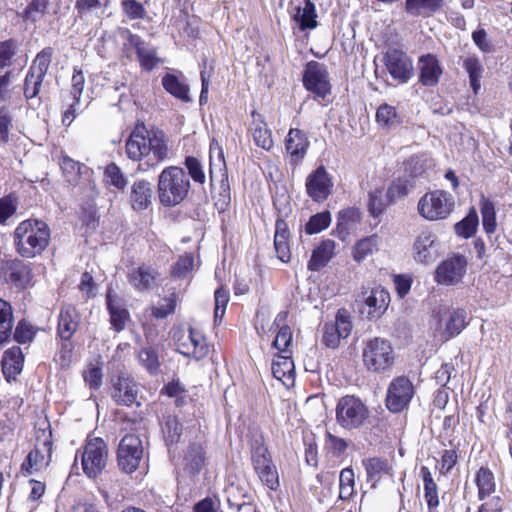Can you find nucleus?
Instances as JSON below:
<instances>
[{
    "label": "nucleus",
    "instance_id": "1",
    "mask_svg": "<svg viewBox=\"0 0 512 512\" xmlns=\"http://www.w3.org/2000/svg\"><path fill=\"white\" fill-rule=\"evenodd\" d=\"M127 157L138 161V170L147 172L169 159V147L165 133L158 128L148 129L137 123L125 144Z\"/></svg>",
    "mask_w": 512,
    "mask_h": 512
},
{
    "label": "nucleus",
    "instance_id": "2",
    "mask_svg": "<svg viewBox=\"0 0 512 512\" xmlns=\"http://www.w3.org/2000/svg\"><path fill=\"white\" fill-rule=\"evenodd\" d=\"M16 252L23 258L40 255L50 241L49 226L42 220L27 219L18 224L13 233Z\"/></svg>",
    "mask_w": 512,
    "mask_h": 512
},
{
    "label": "nucleus",
    "instance_id": "3",
    "mask_svg": "<svg viewBox=\"0 0 512 512\" xmlns=\"http://www.w3.org/2000/svg\"><path fill=\"white\" fill-rule=\"evenodd\" d=\"M190 180L185 170L178 166H168L158 175L157 192L160 203L174 207L183 202L190 190Z\"/></svg>",
    "mask_w": 512,
    "mask_h": 512
},
{
    "label": "nucleus",
    "instance_id": "4",
    "mask_svg": "<svg viewBox=\"0 0 512 512\" xmlns=\"http://www.w3.org/2000/svg\"><path fill=\"white\" fill-rule=\"evenodd\" d=\"M395 359L396 353L388 339L373 337L363 342L362 361L367 371L378 374L389 372Z\"/></svg>",
    "mask_w": 512,
    "mask_h": 512
},
{
    "label": "nucleus",
    "instance_id": "5",
    "mask_svg": "<svg viewBox=\"0 0 512 512\" xmlns=\"http://www.w3.org/2000/svg\"><path fill=\"white\" fill-rule=\"evenodd\" d=\"M209 180L211 189L214 187V182L219 181V192L215 201L216 208L219 211L227 210L231 203L228 173L223 150L215 140L210 143Z\"/></svg>",
    "mask_w": 512,
    "mask_h": 512
},
{
    "label": "nucleus",
    "instance_id": "6",
    "mask_svg": "<svg viewBox=\"0 0 512 512\" xmlns=\"http://www.w3.org/2000/svg\"><path fill=\"white\" fill-rule=\"evenodd\" d=\"M369 414L366 404L355 395L342 396L335 408L336 423L348 431L363 427L369 419Z\"/></svg>",
    "mask_w": 512,
    "mask_h": 512
},
{
    "label": "nucleus",
    "instance_id": "7",
    "mask_svg": "<svg viewBox=\"0 0 512 512\" xmlns=\"http://www.w3.org/2000/svg\"><path fill=\"white\" fill-rule=\"evenodd\" d=\"M455 207L451 193L434 190L425 193L418 201L417 210L421 217L428 221L444 220L450 216Z\"/></svg>",
    "mask_w": 512,
    "mask_h": 512
},
{
    "label": "nucleus",
    "instance_id": "8",
    "mask_svg": "<svg viewBox=\"0 0 512 512\" xmlns=\"http://www.w3.org/2000/svg\"><path fill=\"white\" fill-rule=\"evenodd\" d=\"M53 56V49L45 47L42 49L32 61L23 84V95L27 100L38 96L44 78L49 69Z\"/></svg>",
    "mask_w": 512,
    "mask_h": 512
},
{
    "label": "nucleus",
    "instance_id": "9",
    "mask_svg": "<svg viewBox=\"0 0 512 512\" xmlns=\"http://www.w3.org/2000/svg\"><path fill=\"white\" fill-rule=\"evenodd\" d=\"M304 88L313 94L314 100H325L332 90L327 67L317 61H309L302 75Z\"/></svg>",
    "mask_w": 512,
    "mask_h": 512
},
{
    "label": "nucleus",
    "instance_id": "10",
    "mask_svg": "<svg viewBox=\"0 0 512 512\" xmlns=\"http://www.w3.org/2000/svg\"><path fill=\"white\" fill-rule=\"evenodd\" d=\"M141 384L131 375L120 373L111 378L110 396L119 406H141Z\"/></svg>",
    "mask_w": 512,
    "mask_h": 512
},
{
    "label": "nucleus",
    "instance_id": "11",
    "mask_svg": "<svg viewBox=\"0 0 512 512\" xmlns=\"http://www.w3.org/2000/svg\"><path fill=\"white\" fill-rule=\"evenodd\" d=\"M52 445L51 430L38 432L34 449L28 453L21 465V471L24 475H31L33 472L40 471L48 466L52 455Z\"/></svg>",
    "mask_w": 512,
    "mask_h": 512
},
{
    "label": "nucleus",
    "instance_id": "12",
    "mask_svg": "<svg viewBox=\"0 0 512 512\" xmlns=\"http://www.w3.org/2000/svg\"><path fill=\"white\" fill-rule=\"evenodd\" d=\"M108 448L102 438L89 439L82 453V468L89 478L98 477L107 465Z\"/></svg>",
    "mask_w": 512,
    "mask_h": 512
},
{
    "label": "nucleus",
    "instance_id": "13",
    "mask_svg": "<svg viewBox=\"0 0 512 512\" xmlns=\"http://www.w3.org/2000/svg\"><path fill=\"white\" fill-rule=\"evenodd\" d=\"M142 440L136 434H126L117 449V462L121 471L131 474L139 467L143 459Z\"/></svg>",
    "mask_w": 512,
    "mask_h": 512
},
{
    "label": "nucleus",
    "instance_id": "14",
    "mask_svg": "<svg viewBox=\"0 0 512 512\" xmlns=\"http://www.w3.org/2000/svg\"><path fill=\"white\" fill-rule=\"evenodd\" d=\"M413 396V383L406 376H398L388 386L386 407L392 413H400L408 408Z\"/></svg>",
    "mask_w": 512,
    "mask_h": 512
},
{
    "label": "nucleus",
    "instance_id": "15",
    "mask_svg": "<svg viewBox=\"0 0 512 512\" xmlns=\"http://www.w3.org/2000/svg\"><path fill=\"white\" fill-rule=\"evenodd\" d=\"M382 60L391 77L399 84L408 83L414 76L413 61L401 49L388 48Z\"/></svg>",
    "mask_w": 512,
    "mask_h": 512
},
{
    "label": "nucleus",
    "instance_id": "16",
    "mask_svg": "<svg viewBox=\"0 0 512 512\" xmlns=\"http://www.w3.org/2000/svg\"><path fill=\"white\" fill-rule=\"evenodd\" d=\"M352 330L349 313L342 308L337 311L334 322H326L323 326L322 343L331 349L339 346L340 340L347 338Z\"/></svg>",
    "mask_w": 512,
    "mask_h": 512
},
{
    "label": "nucleus",
    "instance_id": "17",
    "mask_svg": "<svg viewBox=\"0 0 512 512\" xmlns=\"http://www.w3.org/2000/svg\"><path fill=\"white\" fill-rule=\"evenodd\" d=\"M307 195L317 203L328 199L332 193L333 181L330 174L323 165L318 166L306 178L305 182Z\"/></svg>",
    "mask_w": 512,
    "mask_h": 512
},
{
    "label": "nucleus",
    "instance_id": "18",
    "mask_svg": "<svg viewBox=\"0 0 512 512\" xmlns=\"http://www.w3.org/2000/svg\"><path fill=\"white\" fill-rule=\"evenodd\" d=\"M1 272L5 282L16 290L26 289L33 278L30 265L20 259L5 261L2 264Z\"/></svg>",
    "mask_w": 512,
    "mask_h": 512
},
{
    "label": "nucleus",
    "instance_id": "19",
    "mask_svg": "<svg viewBox=\"0 0 512 512\" xmlns=\"http://www.w3.org/2000/svg\"><path fill=\"white\" fill-rule=\"evenodd\" d=\"M438 323L445 327L446 339L459 335L469 324L468 314L463 308H440L436 314Z\"/></svg>",
    "mask_w": 512,
    "mask_h": 512
},
{
    "label": "nucleus",
    "instance_id": "20",
    "mask_svg": "<svg viewBox=\"0 0 512 512\" xmlns=\"http://www.w3.org/2000/svg\"><path fill=\"white\" fill-rule=\"evenodd\" d=\"M467 260L461 254L446 259L436 269L435 278L438 283L453 285L461 280L466 272Z\"/></svg>",
    "mask_w": 512,
    "mask_h": 512
},
{
    "label": "nucleus",
    "instance_id": "21",
    "mask_svg": "<svg viewBox=\"0 0 512 512\" xmlns=\"http://www.w3.org/2000/svg\"><path fill=\"white\" fill-rule=\"evenodd\" d=\"M206 464V450L201 442L191 441L183 450L182 465L183 470L189 476L200 474Z\"/></svg>",
    "mask_w": 512,
    "mask_h": 512
},
{
    "label": "nucleus",
    "instance_id": "22",
    "mask_svg": "<svg viewBox=\"0 0 512 512\" xmlns=\"http://www.w3.org/2000/svg\"><path fill=\"white\" fill-rule=\"evenodd\" d=\"M419 82L423 86L434 87L439 83L443 73V68L432 53H427L419 57Z\"/></svg>",
    "mask_w": 512,
    "mask_h": 512
},
{
    "label": "nucleus",
    "instance_id": "23",
    "mask_svg": "<svg viewBox=\"0 0 512 512\" xmlns=\"http://www.w3.org/2000/svg\"><path fill=\"white\" fill-rule=\"evenodd\" d=\"M309 147L306 133L297 128H291L285 140V149L290 156L292 165H298L305 157Z\"/></svg>",
    "mask_w": 512,
    "mask_h": 512
},
{
    "label": "nucleus",
    "instance_id": "24",
    "mask_svg": "<svg viewBox=\"0 0 512 512\" xmlns=\"http://www.w3.org/2000/svg\"><path fill=\"white\" fill-rule=\"evenodd\" d=\"M224 493L226 495L228 507L233 510L240 506V504H245L249 500H253V498H255V493L251 489L250 485L239 479L232 480L229 478L228 483L225 486Z\"/></svg>",
    "mask_w": 512,
    "mask_h": 512
},
{
    "label": "nucleus",
    "instance_id": "25",
    "mask_svg": "<svg viewBox=\"0 0 512 512\" xmlns=\"http://www.w3.org/2000/svg\"><path fill=\"white\" fill-rule=\"evenodd\" d=\"M437 237L431 232H422L414 242L415 260L421 263L433 262L438 257Z\"/></svg>",
    "mask_w": 512,
    "mask_h": 512
},
{
    "label": "nucleus",
    "instance_id": "26",
    "mask_svg": "<svg viewBox=\"0 0 512 512\" xmlns=\"http://www.w3.org/2000/svg\"><path fill=\"white\" fill-rule=\"evenodd\" d=\"M80 315L73 305L62 306L59 317L57 334L63 341H69L78 329Z\"/></svg>",
    "mask_w": 512,
    "mask_h": 512
},
{
    "label": "nucleus",
    "instance_id": "27",
    "mask_svg": "<svg viewBox=\"0 0 512 512\" xmlns=\"http://www.w3.org/2000/svg\"><path fill=\"white\" fill-rule=\"evenodd\" d=\"M389 303L390 294L386 289L382 287L372 289L364 299V305L368 308L367 318L370 320L379 319L387 310Z\"/></svg>",
    "mask_w": 512,
    "mask_h": 512
},
{
    "label": "nucleus",
    "instance_id": "28",
    "mask_svg": "<svg viewBox=\"0 0 512 512\" xmlns=\"http://www.w3.org/2000/svg\"><path fill=\"white\" fill-rule=\"evenodd\" d=\"M153 199L152 185L147 180H137L131 186L129 201L134 211L146 210Z\"/></svg>",
    "mask_w": 512,
    "mask_h": 512
},
{
    "label": "nucleus",
    "instance_id": "29",
    "mask_svg": "<svg viewBox=\"0 0 512 512\" xmlns=\"http://www.w3.org/2000/svg\"><path fill=\"white\" fill-rule=\"evenodd\" d=\"M24 364V355L19 346H13L7 349L2 357V372L7 381L15 380L22 372Z\"/></svg>",
    "mask_w": 512,
    "mask_h": 512
},
{
    "label": "nucleus",
    "instance_id": "30",
    "mask_svg": "<svg viewBox=\"0 0 512 512\" xmlns=\"http://www.w3.org/2000/svg\"><path fill=\"white\" fill-rule=\"evenodd\" d=\"M445 6V0H405L404 10L412 17L429 18Z\"/></svg>",
    "mask_w": 512,
    "mask_h": 512
},
{
    "label": "nucleus",
    "instance_id": "31",
    "mask_svg": "<svg viewBox=\"0 0 512 512\" xmlns=\"http://www.w3.org/2000/svg\"><path fill=\"white\" fill-rule=\"evenodd\" d=\"M161 83L165 91L176 99L184 103L192 101L189 94V85L186 83L185 77L182 74L166 73L162 77Z\"/></svg>",
    "mask_w": 512,
    "mask_h": 512
},
{
    "label": "nucleus",
    "instance_id": "32",
    "mask_svg": "<svg viewBox=\"0 0 512 512\" xmlns=\"http://www.w3.org/2000/svg\"><path fill=\"white\" fill-rule=\"evenodd\" d=\"M117 296L113 295L112 289L108 288L106 293V307L110 316V324L116 332L125 329L126 321L130 318L126 308L117 301Z\"/></svg>",
    "mask_w": 512,
    "mask_h": 512
},
{
    "label": "nucleus",
    "instance_id": "33",
    "mask_svg": "<svg viewBox=\"0 0 512 512\" xmlns=\"http://www.w3.org/2000/svg\"><path fill=\"white\" fill-rule=\"evenodd\" d=\"M335 246V242L331 239L322 240L312 251L307 264L308 270L317 272L325 267L333 257Z\"/></svg>",
    "mask_w": 512,
    "mask_h": 512
},
{
    "label": "nucleus",
    "instance_id": "34",
    "mask_svg": "<svg viewBox=\"0 0 512 512\" xmlns=\"http://www.w3.org/2000/svg\"><path fill=\"white\" fill-rule=\"evenodd\" d=\"M271 370L273 376L277 380H280L286 387L294 383V363L289 356L277 355L272 362Z\"/></svg>",
    "mask_w": 512,
    "mask_h": 512
},
{
    "label": "nucleus",
    "instance_id": "35",
    "mask_svg": "<svg viewBox=\"0 0 512 512\" xmlns=\"http://www.w3.org/2000/svg\"><path fill=\"white\" fill-rule=\"evenodd\" d=\"M161 429L164 441L169 449L180 441L183 433V425L176 415H163Z\"/></svg>",
    "mask_w": 512,
    "mask_h": 512
},
{
    "label": "nucleus",
    "instance_id": "36",
    "mask_svg": "<svg viewBox=\"0 0 512 512\" xmlns=\"http://www.w3.org/2000/svg\"><path fill=\"white\" fill-rule=\"evenodd\" d=\"M462 66L468 74L469 84L472 91L477 94L481 88V79L485 71L483 64L479 57L473 54L463 59Z\"/></svg>",
    "mask_w": 512,
    "mask_h": 512
},
{
    "label": "nucleus",
    "instance_id": "37",
    "mask_svg": "<svg viewBox=\"0 0 512 512\" xmlns=\"http://www.w3.org/2000/svg\"><path fill=\"white\" fill-rule=\"evenodd\" d=\"M295 10L296 12L293 15V19L298 24L301 31L312 30L317 27L316 8L311 0H305L304 7L298 6Z\"/></svg>",
    "mask_w": 512,
    "mask_h": 512
},
{
    "label": "nucleus",
    "instance_id": "38",
    "mask_svg": "<svg viewBox=\"0 0 512 512\" xmlns=\"http://www.w3.org/2000/svg\"><path fill=\"white\" fill-rule=\"evenodd\" d=\"M13 328V308L9 302L0 298V345L10 342Z\"/></svg>",
    "mask_w": 512,
    "mask_h": 512
},
{
    "label": "nucleus",
    "instance_id": "39",
    "mask_svg": "<svg viewBox=\"0 0 512 512\" xmlns=\"http://www.w3.org/2000/svg\"><path fill=\"white\" fill-rule=\"evenodd\" d=\"M156 271L149 266H139L131 271L129 274L130 284L139 291L148 290L151 288L156 279Z\"/></svg>",
    "mask_w": 512,
    "mask_h": 512
},
{
    "label": "nucleus",
    "instance_id": "40",
    "mask_svg": "<svg viewBox=\"0 0 512 512\" xmlns=\"http://www.w3.org/2000/svg\"><path fill=\"white\" fill-rule=\"evenodd\" d=\"M479 226V217L475 207H471L467 215L454 224V232L457 236L468 239L475 235Z\"/></svg>",
    "mask_w": 512,
    "mask_h": 512
},
{
    "label": "nucleus",
    "instance_id": "41",
    "mask_svg": "<svg viewBox=\"0 0 512 512\" xmlns=\"http://www.w3.org/2000/svg\"><path fill=\"white\" fill-rule=\"evenodd\" d=\"M479 207L482 215L483 230L490 236L497 228L495 205L492 200L485 197V195H481Z\"/></svg>",
    "mask_w": 512,
    "mask_h": 512
},
{
    "label": "nucleus",
    "instance_id": "42",
    "mask_svg": "<svg viewBox=\"0 0 512 512\" xmlns=\"http://www.w3.org/2000/svg\"><path fill=\"white\" fill-rule=\"evenodd\" d=\"M109 5V1L105 0H76L75 10L78 17L83 19L91 16L100 17Z\"/></svg>",
    "mask_w": 512,
    "mask_h": 512
},
{
    "label": "nucleus",
    "instance_id": "43",
    "mask_svg": "<svg viewBox=\"0 0 512 512\" xmlns=\"http://www.w3.org/2000/svg\"><path fill=\"white\" fill-rule=\"evenodd\" d=\"M475 482L478 487V498L484 500L494 493L496 484L493 472L487 467H481L476 473Z\"/></svg>",
    "mask_w": 512,
    "mask_h": 512
},
{
    "label": "nucleus",
    "instance_id": "44",
    "mask_svg": "<svg viewBox=\"0 0 512 512\" xmlns=\"http://www.w3.org/2000/svg\"><path fill=\"white\" fill-rule=\"evenodd\" d=\"M360 220L361 212L359 209L354 207L343 209L338 213L336 230L339 234H348L350 230L356 228Z\"/></svg>",
    "mask_w": 512,
    "mask_h": 512
},
{
    "label": "nucleus",
    "instance_id": "45",
    "mask_svg": "<svg viewBox=\"0 0 512 512\" xmlns=\"http://www.w3.org/2000/svg\"><path fill=\"white\" fill-rule=\"evenodd\" d=\"M380 238L377 234L359 240L353 250V258L356 262H362L368 256L378 251Z\"/></svg>",
    "mask_w": 512,
    "mask_h": 512
},
{
    "label": "nucleus",
    "instance_id": "46",
    "mask_svg": "<svg viewBox=\"0 0 512 512\" xmlns=\"http://www.w3.org/2000/svg\"><path fill=\"white\" fill-rule=\"evenodd\" d=\"M187 341L191 344L192 350H180V353L185 356H192L196 360L204 358L208 353V346L202 335L196 332L193 328L189 329Z\"/></svg>",
    "mask_w": 512,
    "mask_h": 512
},
{
    "label": "nucleus",
    "instance_id": "47",
    "mask_svg": "<svg viewBox=\"0 0 512 512\" xmlns=\"http://www.w3.org/2000/svg\"><path fill=\"white\" fill-rule=\"evenodd\" d=\"M420 474L423 480L424 499L427 506L439 505L438 486L434 481L429 468L422 466L420 468Z\"/></svg>",
    "mask_w": 512,
    "mask_h": 512
},
{
    "label": "nucleus",
    "instance_id": "48",
    "mask_svg": "<svg viewBox=\"0 0 512 512\" xmlns=\"http://www.w3.org/2000/svg\"><path fill=\"white\" fill-rule=\"evenodd\" d=\"M138 361L150 375L159 373L160 362L155 348L151 346L142 347L138 353Z\"/></svg>",
    "mask_w": 512,
    "mask_h": 512
},
{
    "label": "nucleus",
    "instance_id": "49",
    "mask_svg": "<svg viewBox=\"0 0 512 512\" xmlns=\"http://www.w3.org/2000/svg\"><path fill=\"white\" fill-rule=\"evenodd\" d=\"M37 334V328L32 325L28 320L21 319L17 322L14 329H12L13 339L18 344H28L31 343Z\"/></svg>",
    "mask_w": 512,
    "mask_h": 512
},
{
    "label": "nucleus",
    "instance_id": "50",
    "mask_svg": "<svg viewBox=\"0 0 512 512\" xmlns=\"http://www.w3.org/2000/svg\"><path fill=\"white\" fill-rule=\"evenodd\" d=\"M193 267L194 255L186 252L171 266L170 275L174 279H185L191 274Z\"/></svg>",
    "mask_w": 512,
    "mask_h": 512
},
{
    "label": "nucleus",
    "instance_id": "51",
    "mask_svg": "<svg viewBox=\"0 0 512 512\" xmlns=\"http://www.w3.org/2000/svg\"><path fill=\"white\" fill-rule=\"evenodd\" d=\"M331 221L332 217L330 211L325 210L316 213L310 216L309 220L305 224V233L308 235L320 233L330 226Z\"/></svg>",
    "mask_w": 512,
    "mask_h": 512
},
{
    "label": "nucleus",
    "instance_id": "52",
    "mask_svg": "<svg viewBox=\"0 0 512 512\" xmlns=\"http://www.w3.org/2000/svg\"><path fill=\"white\" fill-rule=\"evenodd\" d=\"M354 471L351 468H344L339 476V499L346 501L354 495Z\"/></svg>",
    "mask_w": 512,
    "mask_h": 512
},
{
    "label": "nucleus",
    "instance_id": "53",
    "mask_svg": "<svg viewBox=\"0 0 512 512\" xmlns=\"http://www.w3.org/2000/svg\"><path fill=\"white\" fill-rule=\"evenodd\" d=\"M471 38L475 46L483 54H494L497 51L493 40L488 36L487 31L483 27H478L471 34Z\"/></svg>",
    "mask_w": 512,
    "mask_h": 512
},
{
    "label": "nucleus",
    "instance_id": "54",
    "mask_svg": "<svg viewBox=\"0 0 512 512\" xmlns=\"http://www.w3.org/2000/svg\"><path fill=\"white\" fill-rule=\"evenodd\" d=\"M184 165L187 169V176L190 177L195 183L203 185L206 182V174L201 161L194 156H186Z\"/></svg>",
    "mask_w": 512,
    "mask_h": 512
},
{
    "label": "nucleus",
    "instance_id": "55",
    "mask_svg": "<svg viewBox=\"0 0 512 512\" xmlns=\"http://www.w3.org/2000/svg\"><path fill=\"white\" fill-rule=\"evenodd\" d=\"M18 208V196L12 192L0 198V224H5L6 221L13 216Z\"/></svg>",
    "mask_w": 512,
    "mask_h": 512
},
{
    "label": "nucleus",
    "instance_id": "56",
    "mask_svg": "<svg viewBox=\"0 0 512 512\" xmlns=\"http://www.w3.org/2000/svg\"><path fill=\"white\" fill-rule=\"evenodd\" d=\"M253 139L258 147L265 150H270L273 146V139L271 130L267 127V124L261 121L253 130Z\"/></svg>",
    "mask_w": 512,
    "mask_h": 512
},
{
    "label": "nucleus",
    "instance_id": "57",
    "mask_svg": "<svg viewBox=\"0 0 512 512\" xmlns=\"http://www.w3.org/2000/svg\"><path fill=\"white\" fill-rule=\"evenodd\" d=\"M363 463L369 480L377 479L389 470L388 462L378 457L369 458Z\"/></svg>",
    "mask_w": 512,
    "mask_h": 512
},
{
    "label": "nucleus",
    "instance_id": "58",
    "mask_svg": "<svg viewBox=\"0 0 512 512\" xmlns=\"http://www.w3.org/2000/svg\"><path fill=\"white\" fill-rule=\"evenodd\" d=\"M48 4V0H32L21 13V17L35 23L39 20V14L46 13Z\"/></svg>",
    "mask_w": 512,
    "mask_h": 512
},
{
    "label": "nucleus",
    "instance_id": "59",
    "mask_svg": "<svg viewBox=\"0 0 512 512\" xmlns=\"http://www.w3.org/2000/svg\"><path fill=\"white\" fill-rule=\"evenodd\" d=\"M16 53L17 43L14 39L0 41V69L11 66Z\"/></svg>",
    "mask_w": 512,
    "mask_h": 512
},
{
    "label": "nucleus",
    "instance_id": "60",
    "mask_svg": "<svg viewBox=\"0 0 512 512\" xmlns=\"http://www.w3.org/2000/svg\"><path fill=\"white\" fill-rule=\"evenodd\" d=\"M427 162L424 156L413 155L404 163V171L412 178L421 176L427 168Z\"/></svg>",
    "mask_w": 512,
    "mask_h": 512
},
{
    "label": "nucleus",
    "instance_id": "61",
    "mask_svg": "<svg viewBox=\"0 0 512 512\" xmlns=\"http://www.w3.org/2000/svg\"><path fill=\"white\" fill-rule=\"evenodd\" d=\"M376 121L387 128L395 125L398 122L395 107L386 103L380 105L376 112Z\"/></svg>",
    "mask_w": 512,
    "mask_h": 512
},
{
    "label": "nucleus",
    "instance_id": "62",
    "mask_svg": "<svg viewBox=\"0 0 512 512\" xmlns=\"http://www.w3.org/2000/svg\"><path fill=\"white\" fill-rule=\"evenodd\" d=\"M408 195V184L407 180L398 178L393 181L387 188L386 197L390 204L395 203L398 199H401Z\"/></svg>",
    "mask_w": 512,
    "mask_h": 512
},
{
    "label": "nucleus",
    "instance_id": "63",
    "mask_svg": "<svg viewBox=\"0 0 512 512\" xmlns=\"http://www.w3.org/2000/svg\"><path fill=\"white\" fill-rule=\"evenodd\" d=\"M104 174L108 179V182L117 189L123 190L126 187V178L121 169L115 163L107 165Z\"/></svg>",
    "mask_w": 512,
    "mask_h": 512
},
{
    "label": "nucleus",
    "instance_id": "64",
    "mask_svg": "<svg viewBox=\"0 0 512 512\" xmlns=\"http://www.w3.org/2000/svg\"><path fill=\"white\" fill-rule=\"evenodd\" d=\"M123 13L130 20L143 19L146 16V10L142 3L137 0H123L121 3Z\"/></svg>",
    "mask_w": 512,
    "mask_h": 512
}]
</instances>
